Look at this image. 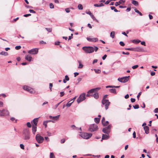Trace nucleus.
Masks as SVG:
<instances>
[{"instance_id": "nucleus-31", "label": "nucleus", "mask_w": 158, "mask_h": 158, "mask_svg": "<svg viewBox=\"0 0 158 158\" xmlns=\"http://www.w3.org/2000/svg\"><path fill=\"white\" fill-rule=\"evenodd\" d=\"M50 158H55V156L53 152L50 153Z\"/></svg>"}, {"instance_id": "nucleus-63", "label": "nucleus", "mask_w": 158, "mask_h": 158, "mask_svg": "<svg viewBox=\"0 0 158 158\" xmlns=\"http://www.w3.org/2000/svg\"><path fill=\"white\" fill-rule=\"evenodd\" d=\"M60 43V42L57 41V42H55V45H59Z\"/></svg>"}, {"instance_id": "nucleus-19", "label": "nucleus", "mask_w": 158, "mask_h": 158, "mask_svg": "<svg viewBox=\"0 0 158 158\" xmlns=\"http://www.w3.org/2000/svg\"><path fill=\"white\" fill-rule=\"evenodd\" d=\"M3 116H7L9 115V112L7 110L3 109Z\"/></svg>"}, {"instance_id": "nucleus-52", "label": "nucleus", "mask_w": 158, "mask_h": 158, "mask_svg": "<svg viewBox=\"0 0 158 158\" xmlns=\"http://www.w3.org/2000/svg\"><path fill=\"white\" fill-rule=\"evenodd\" d=\"M40 44H46V43L45 42L42 40L40 42Z\"/></svg>"}, {"instance_id": "nucleus-6", "label": "nucleus", "mask_w": 158, "mask_h": 158, "mask_svg": "<svg viewBox=\"0 0 158 158\" xmlns=\"http://www.w3.org/2000/svg\"><path fill=\"white\" fill-rule=\"evenodd\" d=\"M23 88L24 90L29 92L33 94L35 93V91L33 89L28 86L24 85L23 86Z\"/></svg>"}, {"instance_id": "nucleus-26", "label": "nucleus", "mask_w": 158, "mask_h": 158, "mask_svg": "<svg viewBox=\"0 0 158 158\" xmlns=\"http://www.w3.org/2000/svg\"><path fill=\"white\" fill-rule=\"evenodd\" d=\"M140 42H141V41L139 40H132V42L133 43H135L136 44H138Z\"/></svg>"}, {"instance_id": "nucleus-5", "label": "nucleus", "mask_w": 158, "mask_h": 158, "mask_svg": "<svg viewBox=\"0 0 158 158\" xmlns=\"http://www.w3.org/2000/svg\"><path fill=\"white\" fill-rule=\"evenodd\" d=\"M23 135L25 139L28 140L30 138V133L28 129H25L23 131Z\"/></svg>"}, {"instance_id": "nucleus-64", "label": "nucleus", "mask_w": 158, "mask_h": 158, "mask_svg": "<svg viewBox=\"0 0 158 158\" xmlns=\"http://www.w3.org/2000/svg\"><path fill=\"white\" fill-rule=\"evenodd\" d=\"M141 44L142 45H144L145 46H146L145 43V42L144 41L141 42Z\"/></svg>"}, {"instance_id": "nucleus-13", "label": "nucleus", "mask_w": 158, "mask_h": 158, "mask_svg": "<svg viewBox=\"0 0 158 158\" xmlns=\"http://www.w3.org/2000/svg\"><path fill=\"white\" fill-rule=\"evenodd\" d=\"M38 49L37 48H33L29 50L28 52L32 55L37 54L38 52Z\"/></svg>"}, {"instance_id": "nucleus-29", "label": "nucleus", "mask_w": 158, "mask_h": 158, "mask_svg": "<svg viewBox=\"0 0 158 158\" xmlns=\"http://www.w3.org/2000/svg\"><path fill=\"white\" fill-rule=\"evenodd\" d=\"M110 36L112 38L114 37V31H112L110 33Z\"/></svg>"}, {"instance_id": "nucleus-59", "label": "nucleus", "mask_w": 158, "mask_h": 158, "mask_svg": "<svg viewBox=\"0 0 158 158\" xmlns=\"http://www.w3.org/2000/svg\"><path fill=\"white\" fill-rule=\"evenodd\" d=\"M154 112L155 113H158V108H156L154 110Z\"/></svg>"}, {"instance_id": "nucleus-43", "label": "nucleus", "mask_w": 158, "mask_h": 158, "mask_svg": "<svg viewBox=\"0 0 158 158\" xmlns=\"http://www.w3.org/2000/svg\"><path fill=\"white\" fill-rule=\"evenodd\" d=\"M27 126L28 127L30 128V127H31V123L30 122H27Z\"/></svg>"}, {"instance_id": "nucleus-40", "label": "nucleus", "mask_w": 158, "mask_h": 158, "mask_svg": "<svg viewBox=\"0 0 158 158\" xmlns=\"http://www.w3.org/2000/svg\"><path fill=\"white\" fill-rule=\"evenodd\" d=\"M50 8L51 9H52L54 8V6L52 3H51L49 4Z\"/></svg>"}, {"instance_id": "nucleus-48", "label": "nucleus", "mask_w": 158, "mask_h": 158, "mask_svg": "<svg viewBox=\"0 0 158 158\" xmlns=\"http://www.w3.org/2000/svg\"><path fill=\"white\" fill-rule=\"evenodd\" d=\"M60 97H61L63 96L64 95V92H60Z\"/></svg>"}, {"instance_id": "nucleus-15", "label": "nucleus", "mask_w": 158, "mask_h": 158, "mask_svg": "<svg viewBox=\"0 0 158 158\" xmlns=\"http://www.w3.org/2000/svg\"><path fill=\"white\" fill-rule=\"evenodd\" d=\"M102 124L104 126L107 125L109 123V122L108 121H105V119L104 117H103L102 118Z\"/></svg>"}, {"instance_id": "nucleus-27", "label": "nucleus", "mask_w": 158, "mask_h": 158, "mask_svg": "<svg viewBox=\"0 0 158 158\" xmlns=\"http://www.w3.org/2000/svg\"><path fill=\"white\" fill-rule=\"evenodd\" d=\"M78 62L79 64V66L78 67L79 69H81L83 68V65L81 63V61L80 60H78Z\"/></svg>"}, {"instance_id": "nucleus-11", "label": "nucleus", "mask_w": 158, "mask_h": 158, "mask_svg": "<svg viewBox=\"0 0 158 158\" xmlns=\"http://www.w3.org/2000/svg\"><path fill=\"white\" fill-rule=\"evenodd\" d=\"M111 129V125H109L107 127H105L102 129V131L103 133L108 134L110 132V130Z\"/></svg>"}, {"instance_id": "nucleus-39", "label": "nucleus", "mask_w": 158, "mask_h": 158, "mask_svg": "<svg viewBox=\"0 0 158 158\" xmlns=\"http://www.w3.org/2000/svg\"><path fill=\"white\" fill-rule=\"evenodd\" d=\"M133 106L135 109H137L139 108V106L138 105Z\"/></svg>"}, {"instance_id": "nucleus-47", "label": "nucleus", "mask_w": 158, "mask_h": 158, "mask_svg": "<svg viewBox=\"0 0 158 158\" xmlns=\"http://www.w3.org/2000/svg\"><path fill=\"white\" fill-rule=\"evenodd\" d=\"M119 44L122 46H124L125 45L124 44L122 41H120L119 42Z\"/></svg>"}, {"instance_id": "nucleus-51", "label": "nucleus", "mask_w": 158, "mask_h": 158, "mask_svg": "<svg viewBox=\"0 0 158 158\" xmlns=\"http://www.w3.org/2000/svg\"><path fill=\"white\" fill-rule=\"evenodd\" d=\"M65 139H63L61 140L60 142L61 143H63L65 142Z\"/></svg>"}, {"instance_id": "nucleus-36", "label": "nucleus", "mask_w": 158, "mask_h": 158, "mask_svg": "<svg viewBox=\"0 0 158 158\" xmlns=\"http://www.w3.org/2000/svg\"><path fill=\"white\" fill-rule=\"evenodd\" d=\"M71 127L73 130L77 129L78 128L75 127L74 125H71Z\"/></svg>"}, {"instance_id": "nucleus-37", "label": "nucleus", "mask_w": 158, "mask_h": 158, "mask_svg": "<svg viewBox=\"0 0 158 158\" xmlns=\"http://www.w3.org/2000/svg\"><path fill=\"white\" fill-rule=\"evenodd\" d=\"M0 116H3V110H0Z\"/></svg>"}, {"instance_id": "nucleus-28", "label": "nucleus", "mask_w": 158, "mask_h": 158, "mask_svg": "<svg viewBox=\"0 0 158 158\" xmlns=\"http://www.w3.org/2000/svg\"><path fill=\"white\" fill-rule=\"evenodd\" d=\"M110 91L111 93H113L114 94L116 93V90L114 89H110Z\"/></svg>"}, {"instance_id": "nucleus-22", "label": "nucleus", "mask_w": 158, "mask_h": 158, "mask_svg": "<svg viewBox=\"0 0 158 158\" xmlns=\"http://www.w3.org/2000/svg\"><path fill=\"white\" fill-rule=\"evenodd\" d=\"M109 138V136L107 135L103 134L102 136V139H107Z\"/></svg>"}, {"instance_id": "nucleus-34", "label": "nucleus", "mask_w": 158, "mask_h": 158, "mask_svg": "<svg viewBox=\"0 0 158 158\" xmlns=\"http://www.w3.org/2000/svg\"><path fill=\"white\" fill-rule=\"evenodd\" d=\"M78 7L79 10H82L83 8L82 5L80 4L78 5Z\"/></svg>"}, {"instance_id": "nucleus-57", "label": "nucleus", "mask_w": 158, "mask_h": 158, "mask_svg": "<svg viewBox=\"0 0 158 158\" xmlns=\"http://www.w3.org/2000/svg\"><path fill=\"white\" fill-rule=\"evenodd\" d=\"M94 71L95 72V73H99V69H94Z\"/></svg>"}, {"instance_id": "nucleus-58", "label": "nucleus", "mask_w": 158, "mask_h": 158, "mask_svg": "<svg viewBox=\"0 0 158 158\" xmlns=\"http://www.w3.org/2000/svg\"><path fill=\"white\" fill-rule=\"evenodd\" d=\"M131 101L132 102H135V98H131Z\"/></svg>"}, {"instance_id": "nucleus-35", "label": "nucleus", "mask_w": 158, "mask_h": 158, "mask_svg": "<svg viewBox=\"0 0 158 158\" xmlns=\"http://www.w3.org/2000/svg\"><path fill=\"white\" fill-rule=\"evenodd\" d=\"M135 50L137 51L140 52V51H141L142 50V49L140 47H137L136 48Z\"/></svg>"}, {"instance_id": "nucleus-20", "label": "nucleus", "mask_w": 158, "mask_h": 158, "mask_svg": "<svg viewBox=\"0 0 158 158\" xmlns=\"http://www.w3.org/2000/svg\"><path fill=\"white\" fill-rule=\"evenodd\" d=\"M32 59V57L29 55H26L25 56V59L29 61H31Z\"/></svg>"}, {"instance_id": "nucleus-62", "label": "nucleus", "mask_w": 158, "mask_h": 158, "mask_svg": "<svg viewBox=\"0 0 158 158\" xmlns=\"http://www.w3.org/2000/svg\"><path fill=\"white\" fill-rule=\"evenodd\" d=\"M106 57H107V55L106 54L105 55L102 57V59L103 60H105Z\"/></svg>"}, {"instance_id": "nucleus-42", "label": "nucleus", "mask_w": 158, "mask_h": 158, "mask_svg": "<svg viewBox=\"0 0 158 158\" xmlns=\"http://www.w3.org/2000/svg\"><path fill=\"white\" fill-rule=\"evenodd\" d=\"M53 85L52 83H50L49 84V88L51 91H52V87Z\"/></svg>"}, {"instance_id": "nucleus-25", "label": "nucleus", "mask_w": 158, "mask_h": 158, "mask_svg": "<svg viewBox=\"0 0 158 158\" xmlns=\"http://www.w3.org/2000/svg\"><path fill=\"white\" fill-rule=\"evenodd\" d=\"M8 53L7 52H0V55H3L5 56H6L8 55Z\"/></svg>"}, {"instance_id": "nucleus-41", "label": "nucleus", "mask_w": 158, "mask_h": 158, "mask_svg": "<svg viewBox=\"0 0 158 158\" xmlns=\"http://www.w3.org/2000/svg\"><path fill=\"white\" fill-rule=\"evenodd\" d=\"M94 121L97 123H99V118H94Z\"/></svg>"}, {"instance_id": "nucleus-50", "label": "nucleus", "mask_w": 158, "mask_h": 158, "mask_svg": "<svg viewBox=\"0 0 158 158\" xmlns=\"http://www.w3.org/2000/svg\"><path fill=\"white\" fill-rule=\"evenodd\" d=\"M65 79L67 81H68L69 80V78L68 76L67 75H66L65 76Z\"/></svg>"}, {"instance_id": "nucleus-9", "label": "nucleus", "mask_w": 158, "mask_h": 158, "mask_svg": "<svg viewBox=\"0 0 158 158\" xmlns=\"http://www.w3.org/2000/svg\"><path fill=\"white\" fill-rule=\"evenodd\" d=\"M85 93H83L81 94L77 100V103H79L84 100L85 98Z\"/></svg>"}, {"instance_id": "nucleus-44", "label": "nucleus", "mask_w": 158, "mask_h": 158, "mask_svg": "<svg viewBox=\"0 0 158 158\" xmlns=\"http://www.w3.org/2000/svg\"><path fill=\"white\" fill-rule=\"evenodd\" d=\"M21 48V46H16L15 47V48L16 50H19Z\"/></svg>"}, {"instance_id": "nucleus-30", "label": "nucleus", "mask_w": 158, "mask_h": 158, "mask_svg": "<svg viewBox=\"0 0 158 158\" xmlns=\"http://www.w3.org/2000/svg\"><path fill=\"white\" fill-rule=\"evenodd\" d=\"M110 8L112 10H114V11L115 12H117L118 11L115 9V8L114 6H111L110 7Z\"/></svg>"}, {"instance_id": "nucleus-23", "label": "nucleus", "mask_w": 158, "mask_h": 158, "mask_svg": "<svg viewBox=\"0 0 158 158\" xmlns=\"http://www.w3.org/2000/svg\"><path fill=\"white\" fill-rule=\"evenodd\" d=\"M48 122H52V123L54 122L53 121H52V120H50L49 121H44L43 123V125L45 126V128L47 127V123Z\"/></svg>"}, {"instance_id": "nucleus-2", "label": "nucleus", "mask_w": 158, "mask_h": 158, "mask_svg": "<svg viewBox=\"0 0 158 158\" xmlns=\"http://www.w3.org/2000/svg\"><path fill=\"white\" fill-rule=\"evenodd\" d=\"M82 49L85 51V52L86 53H92L94 50V48L91 47H84L82 48Z\"/></svg>"}, {"instance_id": "nucleus-55", "label": "nucleus", "mask_w": 158, "mask_h": 158, "mask_svg": "<svg viewBox=\"0 0 158 158\" xmlns=\"http://www.w3.org/2000/svg\"><path fill=\"white\" fill-rule=\"evenodd\" d=\"M122 53L123 54H124V55H128L129 54V52H122Z\"/></svg>"}, {"instance_id": "nucleus-46", "label": "nucleus", "mask_w": 158, "mask_h": 158, "mask_svg": "<svg viewBox=\"0 0 158 158\" xmlns=\"http://www.w3.org/2000/svg\"><path fill=\"white\" fill-rule=\"evenodd\" d=\"M139 66L138 65H135L132 66V68L133 69H135L138 67Z\"/></svg>"}, {"instance_id": "nucleus-8", "label": "nucleus", "mask_w": 158, "mask_h": 158, "mask_svg": "<svg viewBox=\"0 0 158 158\" xmlns=\"http://www.w3.org/2000/svg\"><path fill=\"white\" fill-rule=\"evenodd\" d=\"M36 140L39 143H42L44 140V138L39 134H37L35 137Z\"/></svg>"}, {"instance_id": "nucleus-54", "label": "nucleus", "mask_w": 158, "mask_h": 158, "mask_svg": "<svg viewBox=\"0 0 158 158\" xmlns=\"http://www.w3.org/2000/svg\"><path fill=\"white\" fill-rule=\"evenodd\" d=\"M20 147L21 148L23 149H24V146L23 144H20Z\"/></svg>"}, {"instance_id": "nucleus-38", "label": "nucleus", "mask_w": 158, "mask_h": 158, "mask_svg": "<svg viewBox=\"0 0 158 158\" xmlns=\"http://www.w3.org/2000/svg\"><path fill=\"white\" fill-rule=\"evenodd\" d=\"M10 120L12 122H15V123L16 122H17V120H15V118H13V117L11 118H10Z\"/></svg>"}, {"instance_id": "nucleus-60", "label": "nucleus", "mask_w": 158, "mask_h": 158, "mask_svg": "<svg viewBox=\"0 0 158 158\" xmlns=\"http://www.w3.org/2000/svg\"><path fill=\"white\" fill-rule=\"evenodd\" d=\"M155 73L154 72H152L151 73V75L152 76H153L155 75Z\"/></svg>"}, {"instance_id": "nucleus-4", "label": "nucleus", "mask_w": 158, "mask_h": 158, "mask_svg": "<svg viewBox=\"0 0 158 158\" xmlns=\"http://www.w3.org/2000/svg\"><path fill=\"white\" fill-rule=\"evenodd\" d=\"M98 127L96 124H94L90 125L89 127V131L92 132L97 130Z\"/></svg>"}, {"instance_id": "nucleus-33", "label": "nucleus", "mask_w": 158, "mask_h": 158, "mask_svg": "<svg viewBox=\"0 0 158 158\" xmlns=\"http://www.w3.org/2000/svg\"><path fill=\"white\" fill-rule=\"evenodd\" d=\"M135 10L136 12L139 14L140 16L142 15V14L140 12H139L138 10H137L136 9H135Z\"/></svg>"}, {"instance_id": "nucleus-56", "label": "nucleus", "mask_w": 158, "mask_h": 158, "mask_svg": "<svg viewBox=\"0 0 158 158\" xmlns=\"http://www.w3.org/2000/svg\"><path fill=\"white\" fill-rule=\"evenodd\" d=\"M125 2V0H120L119 1V2L120 4H122L123 2Z\"/></svg>"}, {"instance_id": "nucleus-49", "label": "nucleus", "mask_w": 158, "mask_h": 158, "mask_svg": "<svg viewBox=\"0 0 158 158\" xmlns=\"http://www.w3.org/2000/svg\"><path fill=\"white\" fill-rule=\"evenodd\" d=\"M65 10L67 13H69L70 12V10L69 8H66Z\"/></svg>"}, {"instance_id": "nucleus-32", "label": "nucleus", "mask_w": 158, "mask_h": 158, "mask_svg": "<svg viewBox=\"0 0 158 158\" xmlns=\"http://www.w3.org/2000/svg\"><path fill=\"white\" fill-rule=\"evenodd\" d=\"M71 101L69 102L66 105V106L69 107L72 104V103L73 102V101H72L71 102H70Z\"/></svg>"}, {"instance_id": "nucleus-10", "label": "nucleus", "mask_w": 158, "mask_h": 158, "mask_svg": "<svg viewBox=\"0 0 158 158\" xmlns=\"http://www.w3.org/2000/svg\"><path fill=\"white\" fill-rule=\"evenodd\" d=\"M128 77H123L121 78H118V81L121 82L125 83L128 81L129 80L128 77Z\"/></svg>"}, {"instance_id": "nucleus-12", "label": "nucleus", "mask_w": 158, "mask_h": 158, "mask_svg": "<svg viewBox=\"0 0 158 158\" xmlns=\"http://www.w3.org/2000/svg\"><path fill=\"white\" fill-rule=\"evenodd\" d=\"M87 40L90 42H95L98 41V39L97 38L94 37L93 36H89L87 37Z\"/></svg>"}, {"instance_id": "nucleus-1", "label": "nucleus", "mask_w": 158, "mask_h": 158, "mask_svg": "<svg viewBox=\"0 0 158 158\" xmlns=\"http://www.w3.org/2000/svg\"><path fill=\"white\" fill-rule=\"evenodd\" d=\"M98 91L99 88L92 89L88 92L86 96L89 97L92 96L94 97L95 98L97 99L99 98Z\"/></svg>"}, {"instance_id": "nucleus-21", "label": "nucleus", "mask_w": 158, "mask_h": 158, "mask_svg": "<svg viewBox=\"0 0 158 158\" xmlns=\"http://www.w3.org/2000/svg\"><path fill=\"white\" fill-rule=\"evenodd\" d=\"M36 126H34V125L32 126V130L33 133L35 134L36 131Z\"/></svg>"}, {"instance_id": "nucleus-7", "label": "nucleus", "mask_w": 158, "mask_h": 158, "mask_svg": "<svg viewBox=\"0 0 158 158\" xmlns=\"http://www.w3.org/2000/svg\"><path fill=\"white\" fill-rule=\"evenodd\" d=\"M102 103L104 105H105V109L107 110L108 108V106L110 103L109 101L108 100L106 99H103L102 101Z\"/></svg>"}, {"instance_id": "nucleus-18", "label": "nucleus", "mask_w": 158, "mask_h": 158, "mask_svg": "<svg viewBox=\"0 0 158 158\" xmlns=\"http://www.w3.org/2000/svg\"><path fill=\"white\" fill-rule=\"evenodd\" d=\"M86 13L89 14L91 16V17L94 20H95L96 22H98V20L95 19V17H94V15L92 14L91 12L90 11H88V12H86Z\"/></svg>"}, {"instance_id": "nucleus-16", "label": "nucleus", "mask_w": 158, "mask_h": 158, "mask_svg": "<svg viewBox=\"0 0 158 158\" xmlns=\"http://www.w3.org/2000/svg\"><path fill=\"white\" fill-rule=\"evenodd\" d=\"M60 116V115H58L56 116H50L49 118L50 119H52L53 120L57 121L59 119Z\"/></svg>"}, {"instance_id": "nucleus-61", "label": "nucleus", "mask_w": 158, "mask_h": 158, "mask_svg": "<svg viewBox=\"0 0 158 158\" xmlns=\"http://www.w3.org/2000/svg\"><path fill=\"white\" fill-rule=\"evenodd\" d=\"M31 14H25L24 15V16L25 17H27L28 16H31Z\"/></svg>"}, {"instance_id": "nucleus-45", "label": "nucleus", "mask_w": 158, "mask_h": 158, "mask_svg": "<svg viewBox=\"0 0 158 158\" xmlns=\"http://www.w3.org/2000/svg\"><path fill=\"white\" fill-rule=\"evenodd\" d=\"M46 30L48 32H51L52 31V29L51 28H46Z\"/></svg>"}, {"instance_id": "nucleus-14", "label": "nucleus", "mask_w": 158, "mask_h": 158, "mask_svg": "<svg viewBox=\"0 0 158 158\" xmlns=\"http://www.w3.org/2000/svg\"><path fill=\"white\" fill-rule=\"evenodd\" d=\"M39 118H36L34 119L31 122L32 125L35 126H37V124Z\"/></svg>"}, {"instance_id": "nucleus-3", "label": "nucleus", "mask_w": 158, "mask_h": 158, "mask_svg": "<svg viewBox=\"0 0 158 158\" xmlns=\"http://www.w3.org/2000/svg\"><path fill=\"white\" fill-rule=\"evenodd\" d=\"M92 135V134L91 133H83L81 134L80 136L84 139H88L90 138Z\"/></svg>"}, {"instance_id": "nucleus-53", "label": "nucleus", "mask_w": 158, "mask_h": 158, "mask_svg": "<svg viewBox=\"0 0 158 158\" xmlns=\"http://www.w3.org/2000/svg\"><path fill=\"white\" fill-rule=\"evenodd\" d=\"M29 11L30 13H35V11H34V10H31V9H30L29 10Z\"/></svg>"}, {"instance_id": "nucleus-24", "label": "nucleus", "mask_w": 158, "mask_h": 158, "mask_svg": "<svg viewBox=\"0 0 158 158\" xmlns=\"http://www.w3.org/2000/svg\"><path fill=\"white\" fill-rule=\"evenodd\" d=\"M132 3L136 6H138L139 5L138 2L135 0H133L132 2Z\"/></svg>"}, {"instance_id": "nucleus-17", "label": "nucleus", "mask_w": 158, "mask_h": 158, "mask_svg": "<svg viewBox=\"0 0 158 158\" xmlns=\"http://www.w3.org/2000/svg\"><path fill=\"white\" fill-rule=\"evenodd\" d=\"M144 130L146 134H148L149 133V127L148 126H145L143 127Z\"/></svg>"}]
</instances>
